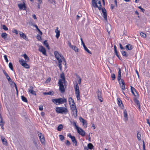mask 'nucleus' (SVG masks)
I'll list each match as a JSON object with an SVG mask.
<instances>
[{
  "instance_id": "1",
  "label": "nucleus",
  "mask_w": 150,
  "mask_h": 150,
  "mask_svg": "<svg viewBox=\"0 0 150 150\" xmlns=\"http://www.w3.org/2000/svg\"><path fill=\"white\" fill-rule=\"evenodd\" d=\"M54 55L57 59L58 61V66H61L62 64L65 65H66L65 60L62 54H60L57 51H55L54 52Z\"/></svg>"
},
{
  "instance_id": "2",
  "label": "nucleus",
  "mask_w": 150,
  "mask_h": 150,
  "mask_svg": "<svg viewBox=\"0 0 150 150\" xmlns=\"http://www.w3.org/2000/svg\"><path fill=\"white\" fill-rule=\"evenodd\" d=\"M56 112L58 114H66L68 112L67 108L64 107H57L55 108Z\"/></svg>"
},
{
  "instance_id": "3",
  "label": "nucleus",
  "mask_w": 150,
  "mask_h": 150,
  "mask_svg": "<svg viewBox=\"0 0 150 150\" xmlns=\"http://www.w3.org/2000/svg\"><path fill=\"white\" fill-rule=\"evenodd\" d=\"M75 94L78 100H80V96L79 86L77 84L75 86Z\"/></svg>"
},
{
  "instance_id": "4",
  "label": "nucleus",
  "mask_w": 150,
  "mask_h": 150,
  "mask_svg": "<svg viewBox=\"0 0 150 150\" xmlns=\"http://www.w3.org/2000/svg\"><path fill=\"white\" fill-rule=\"evenodd\" d=\"M59 86V89L62 93H63L65 91V89L63 84V82L62 80L59 79L58 83Z\"/></svg>"
},
{
  "instance_id": "5",
  "label": "nucleus",
  "mask_w": 150,
  "mask_h": 150,
  "mask_svg": "<svg viewBox=\"0 0 150 150\" xmlns=\"http://www.w3.org/2000/svg\"><path fill=\"white\" fill-rule=\"evenodd\" d=\"M38 134L41 142L42 144H45V140L44 135L39 132H38Z\"/></svg>"
},
{
  "instance_id": "6",
  "label": "nucleus",
  "mask_w": 150,
  "mask_h": 150,
  "mask_svg": "<svg viewBox=\"0 0 150 150\" xmlns=\"http://www.w3.org/2000/svg\"><path fill=\"white\" fill-rule=\"evenodd\" d=\"M97 95L98 99L101 102L103 101V98L102 97V91L98 89L97 92Z\"/></svg>"
},
{
  "instance_id": "7",
  "label": "nucleus",
  "mask_w": 150,
  "mask_h": 150,
  "mask_svg": "<svg viewBox=\"0 0 150 150\" xmlns=\"http://www.w3.org/2000/svg\"><path fill=\"white\" fill-rule=\"evenodd\" d=\"M78 133L82 137H84L85 135V132L81 128H79L77 129Z\"/></svg>"
},
{
  "instance_id": "8",
  "label": "nucleus",
  "mask_w": 150,
  "mask_h": 150,
  "mask_svg": "<svg viewBox=\"0 0 150 150\" xmlns=\"http://www.w3.org/2000/svg\"><path fill=\"white\" fill-rule=\"evenodd\" d=\"M38 50L39 51L45 55H46V50L45 48L43 47L41 45L39 46Z\"/></svg>"
},
{
  "instance_id": "9",
  "label": "nucleus",
  "mask_w": 150,
  "mask_h": 150,
  "mask_svg": "<svg viewBox=\"0 0 150 150\" xmlns=\"http://www.w3.org/2000/svg\"><path fill=\"white\" fill-rule=\"evenodd\" d=\"M131 90L132 93L135 97L138 96V95L137 93L136 90L133 87L131 86Z\"/></svg>"
},
{
  "instance_id": "10",
  "label": "nucleus",
  "mask_w": 150,
  "mask_h": 150,
  "mask_svg": "<svg viewBox=\"0 0 150 150\" xmlns=\"http://www.w3.org/2000/svg\"><path fill=\"white\" fill-rule=\"evenodd\" d=\"M102 12L103 15V17L104 19L107 21V14L106 10L105 8L103 7L102 9Z\"/></svg>"
},
{
  "instance_id": "11",
  "label": "nucleus",
  "mask_w": 150,
  "mask_h": 150,
  "mask_svg": "<svg viewBox=\"0 0 150 150\" xmlns=\"http://www.w3.org/2000/svg\"><path fill=\"white\" fill-rule=\"evenodd\" d=\"M119 84L122 90H125V84L123 79H121V82Z\"/></svg>"
},
{
  "instance_id": "12",
  "label": "nucleus",
  "mask_w": 150,
  "mask_h": 150,
  "mask_svg": "<svg viewBox=\"0 0 150 150\" xmlns=\"http://www.w3.org/2000/svg\"><path fill=\"white\" fill-rule=\"evenodd\" d=\"M18 6L20 10L22 9L25 10L26 7L25 3H24L23 4H18Z\"/></svg>"
},
{
  "instance_id": "13",
  "label": "nucleus",
  "mask_w": 150,
  "mask_h": 150,
  "mask_svg": "<svg viewBox=\"0 0 150 150\" xmlns=\"http://www.w3.org/2000/svg\"><path fill=\"white\" fill-rule=\"evenodd\" d=\"M117 100L118 105L120 107L123 109L124 107V105L120 99L119 98H117Z\"/></svg>"
},
{
  "instance_id": "14",
  "label": "nucleus",
  "mask_w": 150,
  "mask_h": 150,
  "mask_svg": "<svg viewBox=\"0 0 150 150\" xmlns=\"http://www.w3.org/2000/svg\"><path fill=\"white\" fill-rule=\"evenodd\" d=\"M59 104H61L64 103H67V100L66 98H59Z\"/></svg>"
},
{
  "instance_id": "15",
  "label": "nucleus",
  "mask_w": 150,
  "mask_h": 150,
  "mask_svg": "<svg viewBox=\"0 0 150 150\" xmlns=\"http://www.w3.org/2000/svg\"><path fill=\"white\" fill-rule=\"evenodd\" d=\"M98 0H92L91 1L92 6L94 8H96L98 7L97 5L98 1Z\"/></svg>"
},
{
  "instance_id": "16",
  "label": "nucleus",
  "mask_w": 150,
  "mask_h": 150,
  "mask_svg": "<svg viewBox=\"0 0 150 150\" xmlns=\"http://www.w3.org/2000/svg\"><path fill=\"white\" fill-rule=\"evenodd\" d=\"M70 105L72 111L76 110H76H77L76 109V106L75 103H74L71 104H70ZM75 113L76 114V112Z\"/></svg>"
},
{
  "instance_id": "17",
  "label": "nucleus",
  "mask_w": 150,
  "mask_h": 150,
  "mask_svg": "<svg viewBox=\"0 0 150 150\" xmlns=\"http://www.w3.org/2000/svg\"><path fill=\"white\" fill-rule=\"evenodd\" d=\"M1 138L3 144L5 146H7L8 143L6 140L3 136H1Z\"/></svg>"
},
{
  "instance_id": "18",
  "label": "nucleus",
  "mask_w": 150,
  "mask_h": 150,
  "mask_svg": "<svg viewBox=\"0 0 150 150\" xmlns=\"http://www.w3.org/2000/svg\"><path fill=\"white\" fill-rule=\"evenodd\" d=\"M30 88L28 89V91L30 93L34 95H36V93L33 90V87L32 86H30Z\"/></svg>"
},
{
  "instance_id": "19",
  "label": "nucleus",
  "mask_w": 150,
  "mask_h": 150,
  "mask_svg": "<svg viewBox=\"0 0 150 150\" xmlns=\"http://www.w3.org/2000/svg\"><path fill=\"white\" fill-rule=\"evenodd\" d=\"M106 29L107 30L108 33L109 34L110 32L112 29L111 26L110 24H108L107 25L106 27Z\"/></svg>"
},
{
  "instance_id": "20",
  "label": "nucleus",
  "mask_w": 150,
  "mask_h": 150,
  "mask_svg": "<svg viewBox=\"0 0 150 150\" xmlns=\"http://www.w3.org/2000/svg\"><path fill=\"white\" fill-rule=\"evenodd\" d=\"M20 63L22 66H29V65L25 63V62L23 59H20L19 60Z\"/></svg>"
},
{
  "instance_id": "21",
  "label": "nucleus",
  "mask_w": 150,
  "mask_h": 150,
  "mask_svg": "<svg viewBox=\"0 0 150 150\" xmlns=\"http://www.w3.org/2000/svg\"><path fill=\"white\" fill-rule=\"evenodd\" d=\"M134 102L137 104V106L138 108L140 110V103L139 100L137 98H134Z\"/></svg>"
},
{
  "instance_id": "22",
  "label": "nucleus",
  "mask_w": 150,
  "mask_h": 150,
  "mask_svg": "<svg viewBox=\"0 0 150 150\" xmlns=\"http://www.w3.org/2000/svg\"><path fill=\"white\" fill-rule=\"evenodd\" d=\"M20 36L21 37L23 38L25 40H28V39L27 38H26V35L22 32H20L19 33Z\"/></svg>"
},
{
  "instance_id": "23",
  "label": "nucleus",
  "mask_w": 150,
  "mask_h": 150,
  "mask_svg": "<svg viewBox=\"0 0 150 150\" xmlns=\"http://www.w3.org/2000/svg\"><path fill=\"white\" fill-rule=\"evenodd\" d=\"M55 32L56 33V37L57 38H58L60 36V31L58 30V28L57 27L56 29L55 30Z\"/></svg>"
},
{
  "instance_id": "24",
  "label": "nucleus",
  "mask_w": 150,
  "mask_h": 150,
  "mask_svg": "<svg viewBox=\"0 0 150 150\" xmlns=\"http://www.w3.org/2000/svg\"><path fill=\"white\" fill-rule=\"evenodd\" d=\"M52 101L55 104L58 105L59 104V99H53L52 100Z\"/></svg>"
},
{
  "instance_id": "25",
  "label": "nucleus",
  "mask_w": 150,
  "mask_h": 150,
  "mask_svg": "<svg viewBox=\"0 0 150 150\" xmlns=\"http://www.w3.org/2000/svg\"><path fill=\"white\" fill-rule=\"evenodd\" d=\"M126 50H131L133 48V47L130 44H128L125 47Z\"/></svg>"
},
{
  "instance_id": "26",
  "label": "nucleus",
  "mask_w": 150,
  "mask_h": 150,
  "mask_svg": "<svg viewBox=\"0 0 150 150\" xmlns=\"http://www.w3.org/2000/svg\"><path fill=\"white\" fill-rule=\"evenodd\" d=\"M82 45L84 48L85 50L88 53L90 54H91V52L87 48V47L86 46L84 43L82 44Z\"/></svg>"
},
{
  "instance_id": "27",
  "label": "nucleus",
  "mask_w": 150,
  "mask_h": 150,
  "mask_svg": "<svg viewBox=\"0 0 150 150\" xmlns=\"http://www.w3.org/2000/svg\"><path fill=\"white\" fill-rule=\"evenodd\" d=\"M124 116L126 120H127L128 118L127 117V114L126 110L125 109L123 111Z\"/></svg>"
},
{
  "instance_id": "28",
  "label": "nucleus",
  "mask_w": 150,
  "mask_h": 150,
  "mask_svg": "<svg viewBox=\"0 0 150 150\" xmlns=\"http://www.w3.org/2000/svg\"><path fill=\"white\" fill-rule=\"evenodd\" d=\"M121 53L122 55L125 57H127L129 55V54H127L125 51L123 50L121 51Z\"/></svg>"
},
{
  "instance_id": "29",
  "label": "nucleus",
  "mask_w": 150,
  "mask_h": 150,
  "mask_svg": "<svg viewBox=\"0 0 150 150\" xmlns=\"http://www.w3.org/2000/svg\"><path fill=\"white\" fill-rule=\"evenodd\" d=\"M44 45L49 49H50V47L48 44L47 40H45L43 42Z\"/></svg>"
},
{
  "instance_id": "30",
  "label": "nucleus",
  "mask_w": 150,
  "mask_h": 150,
  "mask_svg": "<svg viewBox=\"0 0 150 150\" xmlns=\"http://www.w3.org/2000/svg\"><path fill=\"white\" fill-rule=\"evenodd\" d=\"M71 124H72L75 127V129L77 130L78 129L79 127L76 125V123L74 121H71Z\"/></svg>"
},
{
  "instance_id": "31",
  "label": "nucleus",
  "mask_w": 150,
  "mask_h": 150,
  "mask_svg": "<svg viewBox=\"0 0 150 150\" xmlns=\"http://www.w3.org/2000/svg\"><path fill=\"white\" fill-rule=\"evenodd\" d=\"M71 139L72 140V142L74 143L76 145V144H77V141L75 139V137L73 136V137H71Z\"/></svg>"
},
{
  "instance_id": "32",
  "label": "nucleus",
  "mask_w": 150,
  "mask_h": 150,
  "mask_svg": "<svg viewBox=\"0 0 150 150\" xmlns=\"http://www.w3.org/2000/svg\"><path fill=\"white\" fill-rule=\"evenodd\" d=\"M88 148L90 149H93V146L92 144L89 143L87 145Z\"/></svg>"
},
{
  "instance_id": "33",
  "label": "nucleus",
  "mask_w": 150,
  "mask_h": 150,
  "mask_svg": "<svg viewBox=\"0 0 150 150\" xmlns=\"http://www.w3.org/2000/svg\"><path fill=\"white\" fill-rule=\"evenodd\" d=\"M7 35V34L6 33H2L1 36L2 38L5 39L6 38Z\"/></svg>"
},
{
  "instance_id": "34",
  "label": "nucleus",
  "mask_w": 150,
  "mask_h": 150,
  "mask_svg": "<svg viewBox=\"0 0 150 150\" xmlns=\"http://www.w3.org/2000/svg\"><path fill=\"white\" fill-rule=\"evenodd\" d=\"M137 139L138 140L140 141L141 140V134L139 132H138L137 133Z\"/></svg>"
},
{
  "instance_id": "35",
  "label": "nucleus",
  "mask_w": 150,
  "mask_h": 150,
  "mask_svg": "<svg viewBox=\"0 0 150 150\" xmlns=\"http://www.w3.org/2000/svg\"><path fill=\"white\" fill-rule=\"evenodd\" d=\"M22 100L24 102H27L28 100L26 98L23 96H21Z\"/></svg>"
},
{
  "instance_id": "36",
  "label": "nucleus",
  "mask_w": 150,
  "mask_h": 150,
  "mask_svg": "<svg viewBox=\"0 0 150 150\" xmlns=\"http://www.w3.org/2000/svg\"><path fill=\"white\" fill-rule=\"evenodd\" d=\"M73 47L71 48L74 50L75 52H78L79 49L76 46H73Z\"/></svg>"
},
{
  "instance_id": "37",
  "label": "nucleus",
  "mask_w": 150,
  "mask_h": 150,
  "mask_svg": "<svg viewBox=\"0 0 150 150\" xmlns=\"http://www.w3.org/2000/svg\"><path fill=\"white\" fill-rule=\"evenodd\" d=\"M72 111V112L73 114V115L74 117H76L77 116V110H76V114L75 113H76V110H75V111L74 110V111Z\"/></svg>"
},
{
  "instance_id": "38",
  "label": "nucleus",
  "mask_w": 150,
  "mask_h": 150,
  "mask_svg": "<svg viewBox=\"0 0 150 150\" xmlns=\"http://www.w3.org/2000/svg\"><path fill=\"white\" fill-rule=\"evenodd\" d=\"M63 128V126L62 124H60L57 127V130L59 131L61 130Z\"/></svg>"
},
{
  "instance_id": "39",
  "label": "nucleus",
  "mask_w": 150,
  "mask_h": 150,
  "mask_svg": "<svg viewBox=\"0 0 150 150\" xmlns=\"http://www.w3.org/2000/svg\"><path fill=\"white\" fill-rule=\"evenodd\" d=\"M23 56L25 60H26V61L27 62L29 60V58L27 56L26 54H24Z\"/></svg>"
},
{
  "instance_id": "40",
  "label": "nucleus",
  "mask_w": 150,
  "mask_h": 150,
  "mask_svg": "<svg viewBox=\"0 0 150 150\" xmlns=\"http://www.w3.org/2000/svg\"><path fill=\"white\" fill-rule=\"evenodd\" d=\"M68 100L69 105H70L71 104V102L72 104L73 103H74L73 99H72L71 97L69 98Z\"/></svg>"
},
{
  "instance_id": "41",
  "label": "nucleus",
  "mask_w": 150,
  "mask_h": 150,
  "mask_svg": "<svg viewBox=\"0 0 150 150\" xmlns=\"http://www.w3.org/2000/svg\"><path fill=\"white\" fill-rule=\"evenodd\" d=\"M141 36L143 38H146V35L145 34L143 33V32H142L140 33V34Z\"/></svg>"
},
{
  "instance_id": "42",
  "label": "nucleus",
  "mask_w": 150,
  "mask_h": 150,
  "mask_svg": "<svg viewBox=\"0 0 150 150\" xmlns=\"http://www.w3.org/2000/svg\"><path fill=\"white\" fill-rule=\"evenodd\" d=\"M6 79H8V82L10 83L11 82H12V81L11 79L9 77V76L8 75L7 76H6Z\"/></svg>"
},
{
  "instance_id": "43",
  "label": "nucleus",
  "mask_w": 150,
  "mask_h": 150,
  "mask_svg": "<svg viewBox=\"0 0 150 150\" xmlns=\"http://www.w3.org/2000/svg\"><path fill=\"white\" fill-rule=\"evenodd\" d=\"M61 77L62 78L63 82H64L65 81V78L64 74H62L61 75Z\"/></svg>"
},
{
  "instance_id": "44",
  "label": "nucleus",
  "mask_w": 150,
  "mask_h": 150,
  "mask_svg": "<svg viewBox=\"0 0 150 150\" xmlns=\"http://www.w3.org/2000/svg\"><path fill=\"white\" fill-rule=\"evenodd\" d=\"M121 75H118L117 77V80L119 82V83H120V82H121Z\"/></svg>"
},
{
  "instance_id": "45",
  "label": "nucleus",
  "mask_w": 150,
  "mask_h": 150,
  "mask_svg": "<svg viewBox=\"0 0 150 150\" xmlns=\"http://www.w3.org/2000/svg\"><path fill=\"white\" fill-rule=\"evenodd\" d=\"M111 77L112 80H114L115 79V74H113L111 75Z\"/></svg>"
},
{
  "instance_id": "46",
  "label": "nucleus",
  "mask_w": 150,
  "mask_h": 150,
  "mask_svg": "<svg viewBox=\"0 0 150 150\" xmlns=\"http://www.w3.org/2000/svg\"><path fill=\"white\" fill-rule=\"evenodd\" d=\"M3 28L5 30H8V28L5 25H3Z\"/></svg>"
},
{
  "instance_id": "47",
  "label": "nucleus",
  "mask_w": 150,
  "mask_h": 150,
  "mask_svg": "<svg viewBox=\"0 0 150 150\" xmlns=\"http://www.w3.org/2000/svg\"><path fill=\"white\" fill-rule=\"evenodd\" d=\"M138 8L141 10L142 12L144 13V12L145 11V10L144 9L142 8L141 7V6H138Z\"/></svg>"
},
{
  "instance_id": "48",
  "label": "nucleus",
  "mask_w": 150,
  "mask_h": 150,
  "mask_svg": "<svg viewBox=\"0 0 150 150\" xmlns=\"http://www.w3.org/2000/svg\"><path fill=\"white\" fill-rule=\"evenodd\" d=\"M33 142L34 144L35 145V147L37 148L38 147V145L36 141L35 140H34L33 141Z\"/></svg>"
},
{
  "instance_id": "49",
  "label": "nucleus",
  "mask_w": 150,
  "mask_h": 150,
  "mask_svg": "<svg viewBox=\"0 0 150 150\" xmlns=\"http://www.w3.org/2000/svg\"><path fill=\"white\" fill-rule=\"evenodd\" d=\"M83 125V126L86 125V127H87V122L85 120L84 121H83V122H82Z\"/></svg>"
},
{
  "instance_id": "50",
  "label": "nucleus",
  "mask_w": 150,
  "mask_h": 150,
  "mask_svg": "<svg viewBox=\"0 0 150 150\" xmlns=\"http://www.w3.org/2000/svg\"><path fill=\"white\" fill-rule=\"evenodd\" d=\"M59 137H60V139L61 141L63 140L64 139V137L62 135H59Z\"/></svg>"
},
{
  "instance_id": "51",
  "label": "nucleus",
  "mask_w": 150,
  "mask_h": 150,
  "mask_svg": "<svg viewBox=\"0 0 150 150\" xmlns=\"http://www.w3.org/2000/svg\"><path fill=\"white\" fill-rule=\"evenodd\" d=\"M79 80H78V83L79 84H80L81 82V78L79 76H78Z\"/></svg>"
},
{
  "instance_id": "52",
  "label": "nucleus",
  "mask_w": 150,
  "mask_h": 150,
  "mask_svg": "<svg viewBox=\"0 0 150 150\" xmlns=\"http://www.w3.org/2000/svg\"><path fill=\"white\" fill-rule=\"evenodd\" d=\"M37 39L39 41H41L42 40L41 36L40 35H38L37 38Z\"/></svg>"
},
{
  "instance_id": "53",
  "label": "nucleus",
  "mask_w": 150,
  "mask_h": 150,
  "mask_svg": "<svg viewBox=\"0 0 150 150\" xmlns=\"http://www.w3.org/2000/svg\"><path fill=\"white\" fill-rule=\"evenodd\" d=\"M79 120H80V121L81 122H83V121H84L85 120L83 119V118H82L81 117H79Z\"/></svg>"
},
{
  "instance_id": "54",
  "label": "nucleus",
  "mask_w": 150,
  "mask_h": 150,
  "mask_svg": "<svg viewBox=\"0 0 150 150\" xmlns=\"http://www.w3.org/2000/svg\"><path fill=\"white\" fill-rule=\"evenodd\" d=\"M53 94H54V93H53V92H52V91H49V92H47V95H51L52 96L53 95Z\"/></svg>"
},
{
  "instance_id": "55",
  "label": "nucleus",
  "mask_w": 150,
  "mask_h": 150,
  "mask_svg": "<svg viewBox=\"0 0 150 150\" xmlns=\"http://www.w3.org/2000/svg\"><path fill=\"white\" fill-rule=\"evenodd\" d=\"M50 2L51 4H56V2L54 0H51L50 1Z\"/></svg>"
},
{
  "instance_id": "56",
  "label": "nucleus",
  "mask_w": 150,
  "mask_h": 150,
  "mask_svg": "<svg viewBox=\"0 0 150 150\" xmlns=\"http://www.w3.org/2000/svg\"><path fill=\"white\" fill-rule=\"evenodd\" d=\"M68 45H69V47H70L71 48H72L73 46V45H71V44L70 42L69 41H68Z\"/></svg>"
},
{
  "instance_id": "57",
  "label": "nucleus",
  "mask_w": 150,
  "mask_h": 150,
  "mask_svg": "<svg viewBox=\"0 0 150 150\" xmlns=\"http://www.w3.org/2000/svg\"><path fill=\"white\" fill-rule=\"evenodd\" d=\"M4 57L5 59L6 60V62H8V59H7V56L6 55H5L4 56Z\"/></svg>"
},
{
  "instance_id": "58",
  "label": "nucleus",
  "mask_w": 150,
  "mask_h": 150,
  "mask_svg": "<svg viewBox=\"0 0 150 150\" xmlns=\"http://www.w3.org/2000/svg\"><path fill=\"white\" fill-rule=\"evenodd\" d=\"M39 109L40 110H43V107L42 105H40L39 107Z\"/></svg>"
},
{
  "instance_id": "59",
  "label": "nucleus",
  "mask_w": 150,
  "mask_h": 150,
  "mask_svg": "<svg viewBox=\"0 0 150 150\" xmlns=\"http://www.w3.org/2000/svg\"><path fill=\"white\" fill-rule=\"evenodd\" d=\"M66 144L68 146H69L70 144V142L68 140H67Z\"/></svg>"
},
{
  "instance_id": "60",
  "label": "nucleus",
  "mask_w": 150,
  "mask_h": 150,
  "mask_svg": "<svg viewBox=\"0 0 150 150\" xmlns=\"http://www.w3.org/2000/svg\"><path fill=\"white\" fill-rule=\"evenodd\" d=\"M12 32L13 33H15L16 34H18V32L17 30L16 29H14L13 30Z\"/></svg>"
},
{
  "instance_id": "61",
  "label": "nucleus",
  "mask_w": 150,
  "mask_h": 150,
  "mask_svg": "<svg viewBox=\"0 0 150 150\" xmlns=\"http://www.w3.org/2000/svg\"><path fill=\"white\" fill-rule=\"evenodd\" d=\"M119 45L120 48L121 50H124L125 49L122 46V45L121 43H120Z\"/></svg>"
},
{
  "instance_id": "62",
  "label": "nucleus",
  "mask_w": 150,
  "mask_h": 150,
  "mask_svg": "<svg viewBox=\"0 0 150 150\" xmlns=\"http://www.w3.org/2000/svg\"><path fill=\"white\" fill-rule=\"evenodd\" d=\"M143 147L144 150H146L145 149V145L144 141H143Z\"/></svg>"
},
{
  "instance_id": "63",
  "label": "nucleus",
  "mask_w": 150,
  "mask_h": 150,
  "mask_svg": "<svg viewBox=\"0 0 150 150\" xmlns=\"http://www.w3.org/2000/svg\"><path fill=\"white\" fill-rule=\"evenodd\" d=\"M114 50L115 52H117V47H116V46L115 45H114Z\"/></svg>"
},
{
  "instance_id": "64",
  "label": "nucleus",
  "mask_w": 150,
  "mask_h": 150,
  "mask_svg": "<svg viewBox=\"0 0 150 150\" xmlns=\"http://www.w3.org/2000/svg\"><path fill=\"white\" fill-rule=\"evenodd\" d=\"M82 16V15L81 14H80L79 15H77L76 16V19H78L79 18L81 17Z\"/></svg>"
}]
</instances>
